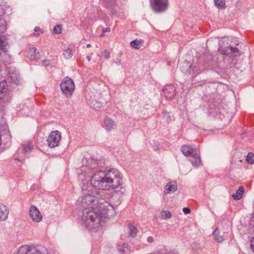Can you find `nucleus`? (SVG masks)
<instances>
[{"label":"nucleus","instance_id":"nucleus-30","mask_svg":"<svg viewBox=\"0 0 254 254\" xmlns=\"http://www.w3.org/2000/svg\"><path fill=\"white\" fill-rule=\"evenodd\" d=\"M246 160L250 164L254 163V155L251 152H249L246 157Z\"/></svg>","mask_w":254,"mask_h":254},{"label":"nucleus","instance_id":"nucleus-10","mask_svg":"<svg viewBox=\"0 0 254 254\" xmlns=\"http://www.w3.org/2000/svg\"><path fill=\"white\" fill-rule=\"evenodd\" d=\"M6 7L4 5L0 4V17L2 16L5 11ZM8 42L6 38L0 35V50L5 52L7 51Z\"/></svg>","mask_w":254,"mask_h":254},{"label":"nucleus","instance_id":"nucleus-14","mask_svg":"<svg viewBox=\"0 0 254 254\" xmlns=\"http://www.w3.org/2000/svg\"><path fill=\"white\" fill-rule=\"evenodd\" d=\"M105 6L111 12V14L114 15L116 14V0H103Z\"/></svg>","mask_w":254,"mask_h":254},{"label":"nucleus","instance_id":"nucleus-23","mask_svg":"<svg viewBox=\"0 0 254 254\" xmlns=\"http://www.w3.org/2000/svg\"><path fill=\"white\" fill-rule=\"evenodd\" d=\"M32 149L33 145L30 142L24 144L22 147V151L24 153H27L30 152Z\"/></svg>","mask_w":254,"mask_h":254},{"label":"nucleus","instance_id":"nucleus-20","mask_svg":"<svg viewBox=\"0 0 254 254\" xmlns=\"http://www.w3.org/2000/svg\"><path fill=\"white\" fill-rule=\"evenodd\" d=\"M6 82L5 81H1L0 82V99L4 98V94L6 92Z\"/></svg>","mask_w":254,"mask_h":254},{"label":"nucleus","instance_id":"nucleus-46","mask_svg":"<svg viewBox=\"0 0 254 254\" xmlns=\"http://www.w3.org/2000/svg\"><path fill=\"white\" fill-rule=\"evenodd\" d=\"M82 171H85V167H82Z\"/></svg>","mask_w":254,"mask_h":254},{"label":"nucleus","instance_id":"nucleus-27","mask_svg":"<svg viewBox=\"0 0 254 254\" xmlns=\"http://www.w3.org/2000/svg\"><path fill=\"white\" fill-rule=\"evenodd\" d=\"M130 46L136 49H139L141 47V42L137 40H134L130 42Z\"/></svg>","mask_w":254,"mask_h":254},{"label":"nucleus","instance_id":"nucleus-11","mask_svg":"<svg viewBox=\"0 0 254 254\" xmlns=\"http://www.w3.org/2000/svg\"><path fill=\"white\" fill-rule=\"evenodd\" d=\"M163 95L168 100H172L176 95V89L173 85L165 86L163 90Z\"/></svg>","mask_w":254,"mask_h":254},{"label":"nucleus","instance_id":"nucleus-43","mask_svg":"<svg viewBox=\"0 0 254 254\" xmlns=\"http://www.w3.org/2000/svg\"><path fill=\"white\" fill-rule=\"evenodd\" d=\"M185 64V65H186V66H187V67H190V65H189V64H187V63H185V64Z\"/></svg>","mask_w":254,"mask_h":254},{"label":"nucleus","instance_id":"nucleus-36","mask_svg":"<svg viewBox=\"0 0 254 254\" xmlns=\"http://www.w3.org/2000/svg\"><path fill=\"white\" fill-rule=\"evenodd\" d=\"M147 242L149 243H152L154 242V238L152 236H149L147 238Z\"/></svg>","mask_w":254,"mask_h":254},{"label":"nucleus","instance_id":"nucleus-31","mask_svg":"<svg viewBox=\"0 0 254 254\" xmlns=\"http://www.w3.org/2000/svg\"><path fill=\"white\" fill-rule=\"evenodd\" d=\"M62 32V25H56L53 29V32L56 34H60Z\"/></svg>","mask_w":254,"mask_h":254},{"label":"nucleus","instance_id":"nucleus-13","mask_svg":"<svg viewBox=\"0 0 254 254\" xmlns=\"http://www.w3.org/2000/svg\"><path fill=\"white\" fill-rule=\"evenodd\" d=\"M9 214V209L3 204H0V222L5 221Z\"/></svg>","mask_w":254,"mask_h":254},{"label":"nucleus","instance_id":"nucleus-2","mask_svg":"<svg viewBox=\"0 0 254 254\" xmlns=\"http://www.w3.org/2000/svg\"><path fill=\"white\" fill-rule=\"evenodd\" d=\"M83 203L85 206H92L96 208L98 212L101 214V220L105 218H112L116 215L113 205L104 198L91 194H87L83 197Z\"/></svg>","mask_w":254,"mask_h":254},{"label":"nucleus","instance_id":"nucleus-24","mask_svg":"<svg viewBox=\"0 0 254 254\" xmlns=\"http://www.w3.org/2000/svg\"><path fill=\"white\" fill-rule=\"evenodd\" d=\"M214 238L216 241L218 243H221L223 241V237L219 235V232L217 228L213 232Z\"/></svg>","mask_w":254,"mask_h":254},{"label":"nucleus","instance_id":"nucleus-3","mask_svg":"<svg viewBox=\"0 0 254 254\" xmlns=\"http://www.w3.org/2000/svg\"><path fill=\"white\" fill-rule=\"evenodd\" d=\"M82 206L83 208L81 216V223L89 229L98 230L104 224V220H101V214L97 211L96 208L92 206H85L81 200Z\"/></svg>","mask_w":254,"mask_h":254},{"label":"nucleus","instance_id":"nucleus-18","mask_svg":"<svg viewBox=\"0 0 254 254\" xmlns=\"http://www.w3.org/2000/svg\"><path fill=\"white\" fill-rule=\"evenodd\" d=\"M244 192V189L243 187L241 186L239 189L237 190L236 193L232 195V197L235 200L240 199L242 197V195Z\"/></svg>","mask_w":254,"mask_h":254},{"label":"nucleus","instance_id":"nucleus-40","mask_svg":"<svg viewBox=\"0 0 254 254\" xmlns=\"http://www.w3.org/2000/svg\"><path fill=\"white\" fill-rule=\"evenodd\" d=\"M184 73H190V70H189L188 69H187V70L186 71H182Z\"/></svg>","mask_w":254,"mask_h":254},{"label":"nucleus","instance_id":"nucleus-6","mask_svg":"<svg viewBox=\"0 0 254 254\" xmlns=\"http://www.w3.org/2000/svg\"><path fill=\"white\" fill-rule=\"evenodd\" d=\"M44 249L34 245H24L20 246L14 254H42Z\"/></svg>","mask_w":254,"mask_h":254},{"label":"nucleus","instance_id":"nucleus-16","mask_svg":"<svg viewBox=\"0 0 254 254\" xmlns=\"http://www.w3.org/2000/svg\"><path fill=\"white\" fill-rule=\"evenodd\" d=\"M116 125L115 122L109 118H107L104 120V127L108 131L113 129Z\"/></svg>","mask_w":254,"mask_h":254},{"label":"nucleus","instance_id":"nucleus-25","mask_svg":"<svg viewBox=\"0 0 254 254\" xmlns=\"http://www.w3.org/2000/svg\"><path fill=\"white\" fill-rule=\"evenodd\" d=\"M215 5L219 9H224L225 8V0H214Z\"/></svg>","mask_w":254,"mask_h":254},{"label":"nucleus","instance_id":"nucleus-28","mask_svg":"<svg viewBox=\"0 0 254 254\" xmlns=\"http://www.w3.org/2000/svg\"><path fill=\"white\" fill-rule=\"evenodd\" d=\"M63 56L66 59H69L72 56V51L70 49L65 50L63 53Z\"/></svg>","mask_w":254,"mask_h":254},{"label":"nucleus","instance_id":"nucleus-19","mask_svg":"<svg viewBox=\"0 0 254 254\" xmlns=\"http://www.w3.org/2000/svg\"><path fill=\"white\" fill-rule=\"evenodd\" d=\"M118 249L121 254H128L130 252L128 245L126 243L119 245Z\"/></svg>","mask_w":254,"mask_h":254},{"label":"nucleus","instance_id":"nucleus-35","mask_svg":"<svg viewBox=\"0 0 254 254\" xmlns=\"http://www.w3.org/2000/svg\"><path fill=\"white\" fill-rule=\"evenodd\" d=\"M251 247L253 252H254V237L251 241Z\"/></svg>","mask_w":254,"mask_h":254},{"label":"nucleus","instance_id":"nucleus-44","mask_svg":"<svg viewBox=\"0 0 254 254\" xmlns=\"http://www.w3.org/2000/svg\"><path fill=\"white\" fill-rule=\"evenodd\" d=\"M86 47H87V48H89V47H91V44H87L86 45Z\"/></svg>","mask_w":254,"mask_h":254},{"label":"nucleus","instance_id":"nucleus-7","mask_svg":"<svg viewBox=\"0 0 254 254\" xmlns=\"http://www.w3.org/2000/svg\"><path fill=\"white\" fill-rule=\"evenodd\" d=\"M153 10L157 12L165 11L168 5V0H150Z\"/></svg>","mask_w":254,"mask_h":254},{"label":"nucleus","instance_id":"nucleus-29","mask_svg":"<svg viewBox=\"0 0 254 254\" xmlns=\"http://www.w3.org/2000/svg\"><path fill=\"white\" fill-rule=\"evenodd\" d=\"M190 247L192 251L196 252L200 249L201 246L199 243L194 242L191 245Z\"/></svg>","mask_w":254,"mask_h":254},{"label":"nucleus","instance_id":"nucleus-42","mask_svg":"<svg viewBox=\"0 0 254 254\" xmlns=\"http://www.w3.org/2000/svg\"><path fill=\"white\" fill-rule=\"evenodd\" d=\"M31 57H34V54L32 53H30V55L29 56V58L31 59Z\"/></svg>","mask_w":254,"mask_h":254},{"label":"nucleus","instance_id":"nucleus-21","mask_svg":"<svg viewBox=\"0 0 254 254\" xmlns=\"http://www.w3.org/2000/svg\"><path fill=\"white\" fill-rule=\"evenodd\" d=\"M129 236L130 237L134 238L136 236L137 230V228L131 224L128 225Z\"/></svg>","mask_w":254,"mask_h":254},{"label":"nucleus","instance_id":"nucleus-5","mask_svg":"<svg viewBox=\"0 0 254 254\" xmlns=\"http://www.w3.org/2000/svg\"><path fill=\"white\" fill-rule=\"evenodd\" d=\"M61 89L63 93L67 97H70L75 89L74 83L68 76L65 77L61 83Z\"/></svg>","mask_w":254,"mask_h":254},{"label":"nucleus","instance_id":"nucleus-1","mask_svg":"<svg viewBox=\"0 0 254 254\" xmlns=\"http://www.w3.org/2000/svg\"><path fill=\"white\" fill-rule=\"evenodd\" d=\"M122 176L116 169L103 171L99 169L91 177L90 184L95 189L109 190L118 188L122 185Z\"/></svg>","mask_w":254,"mask_h":254},{"label":"nucleus","instance_id":"nucleus-12","mask_svg":"<svg viewBox=\"0 0 254 254\" xmlns=\"http://www.w3.org/2000/svg\"><path fill=\"white\" fill-rule=\"evenodd\" d=\"M177 188L176 182L174 181H170L164 187V193L165 194L174 193L177 190Z\"/></svg>","mask_w":254,"mask_h":254},{"label":"nucleus","instance_id":"nucleus-34","mask_svg":"<svg viewBox=\"0 0 254 254\" xmlns=\"http://www.w3.org/2000/svg\"><path fill=\"white\" fill-rule=\"evenodd\" d=\"M49 64H50L49 61L48 60L45 59L42 61V64L45 66H48L49 65Z\"/></svg>","mask_w":254,"mask_h":254},{"label":"nucleus","instance_id":"nucleus-8","mask_svg":"<svg viewBox=\"0 0 254 254\" xmlns=\"http://www.w3.org/2000/svg\"><path fill=\"white\" fill-rule=\"evenodd\" d=\"M61 139V132L58 130L52 131L47 139L49 146L51 148L58 146Z\"/></svg>","mask_w":254,"mask_h":254},{"label":"nucleus","instance_id":"nucleus-41","mask_svg":"<svg viewBox=\"0 0 254 254\" xmlns=\"http://www.w3.org/2000/svg\"><path fill=\"white\" fill-rule=\"evenodd\" d=\"M164 116H169V113L167 112H164Z\"/></svg>","mask_w":254,"mask_h":254},{"label":"nucleus","instance_id":"nucleus-37","mask_svg":"<svg viewBox=\"0 0 254 254\" xmlns=\"http://www.w3.org/2000/svg\"><path fill=\"white\" fill-rule=\"evenodd\" d=\"M40 31L41 33H42L43 32V30H40V28L39 27H35L34 28V31L35 32H37V31Z\"/></svg>","mask_w":254,"mask_h":254},{"label":"nucleus","instance_id":"nucleus-45","mask_svg":"<svg viewBox=\"0 0 254 254\" xmlns=\"http://www.w3.org/2000/svg\"><path fill=\"white\" fill-rule=\"evenodd\" d=\"M34 36H35V37H38V36H39V34H34Z\"/></svg>","mask_w":254,"mask_h":254},{"label":"nucleus","instance_id":"nucleus-15","mask_svg":"<svg viewBox=\"0 0 254 254\" xmlns=\"http://www.w3.org/2000/svg\"><path fill=\"white\" fill-rule=\"evenodd\" d=\"M223 54L225 55H232L234 56H238L241 55L239 49L232 46H228L226 50L223 51Z\"/></svg>","mask_w":254,"mask_h":254},{"label":"nucleus","instance_id":"nucleus-22","mask_svg":"<svg viewBox=\"0 0 254 254\" xmlns=\"http://www.w3.org/2000/svg\"><path fill=\"white\" fill-rule=\"evenodd\" d=\"M30 53L34 54V57H31V60L34 61H37L39 59L40 53L35 47H32L30 49Z\"/></svg>","mask_w":254,"mask_h":254},{"label":"nucleus","instance_id":"nucleus-39","mask_svg":"<svg viewBox=\"0 0 254 254\" xmlns=\"http://www.w3.org/2000/svg\"><path fill=\"white\" fill-rule=\"evenodd\" d=\"M86 59L89 62H90L91 60V58L89 56L86 57Z\"/></svg>","mask_w":254,"mask_h":254},{"label":"nucleus","instance_id":"nucleus-33","mask_svg":"<svg viewBox=\"0 0 254 254\" xmlns=\"http://www.w3.org/2000/svg\"><path fill=\"white\" fill-rule=\"evenodd\" d=\"M184 213L186 214H188L190 213V209L189 207H184L183 208Z\"/></svg>","mask_w":254,"mask_h":254},{"label":"nucleus","instance_id":"nucleus-38","mask_svg":"<svg viewBox=\"0 0 254 254\" xmlns=\"http://www.w3.org/2000/svg\"><path fill=\"white\" fill-rule=\"evenodd\" d=\"M110 31V28H106L103 29V30H102V32H103V33H105V32H109Z\"/></svg>","mask_w":254,"mask_h":254},{"label":"nucleus","instance_id":"nucleus-26","mask_svg":"<svg viewBox=\"0 0 254 254\" xmlns=\"http://www.w3.org/2000/svg\"><path fill=\"white\" fill-rule=\"evenodd\" d=\"M160 214L163 219H170L172 217V214L169 211H162Z\"/></svg>","mask_w":254,"mask_h":254},{"label":"nucleus","instance_id":"nucleus-32","mask_svg":"<svg viewBox=\"0 0 254 254\" xmlns=\"http://www.w3.org/2000/svg\"><path fill=\"white\" fill-rule=\"evenodd\" d=\"M102 55L106 59H109L110 58V54L106 50L104 51L102 53Z\"/></svg>","mask_w":254,"mask_h":254},{"label":"nucleus","instance_id":"nucleus-9","mask_svg":"<svg viewBox=\"0 0 254 254\" xmlns=\"http://www.w3.org/2000/svg\"><path fill=\"white\" fill-rule=\"evenodd\" d=\"M29 216L33 222L38 223L40 222L42 219V216L37 208L34 205L30 206L29 211Z\"/></svg>","mask_w":254,"mask_h":254},{"label":"nucleus","instance_id":"nucleus-4","mask_svg":"<svg viewBox=\"0 0 254 254\" xmlns=\"http://www.w3.org/2000/svg\"><path fill=\"white\" fill-rule=\"evenodd\" d=\"M181 151L185 156L191 157L189 161L193 167L198 168L201 165L200 156L195 149L190 145H185L182 146Z\"/></svg>","mask_w":254,"mask_h":254},{"label":"nucleus","instance_id":"nucleus-17","mask_svg":"<svg viewBox=\"0 0 254 254\" xmlns=\"http://www.w3.org/2000/svg\"><path fill=\"white\" fill-rule=\"evenodd\" d=\"M101 166V161H98L93 158L89 159L87 161V167L90 169H95Z\"/></svg>","mask_w":254,"mask_h":254}]
</instances>
